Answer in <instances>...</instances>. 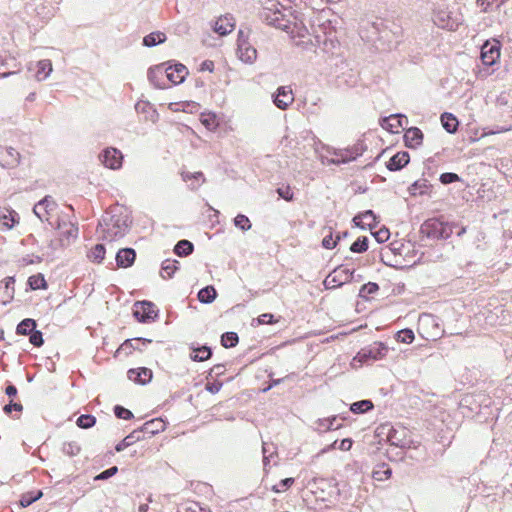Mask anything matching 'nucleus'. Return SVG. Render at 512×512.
I'll return each mask as SVG.
<instances>
[{
  "label": "nucleus",
  "mask_w": 512,
  "mask_h": 512,
  "mask_svg": "<svg viewBox=\"0 0 512 512\" xmlns=\"http://www.w3.org/2000/svg\"><path fill=\"white\" fill-rule=\"evenodd\" d=\"M62 451L65 455L75 456L80 452V446L76 442L64 443Z\"/></svg>",
  "instance_id": "54"
},
{
  "label": "nucleus",
  "mask_w": 512,
  "mask_h": 512,
  "mask_svg": "<svg viewBox=\"0 0 512 512\" xmlns=\"http://www.w3.org/2000/svg\"><path fill=\"white\" fill-rule=\"evenodd\" d=\"M128 378L139 384H146L152 379V371L148 368H133L127 372Z\"/></svg>",
  "instance_id": "23"
},
{
  "label": "nucleus",
  "mask_w": 512,
  "mask_h": 512,
  "mask_svg": "<svg viewBox=\"0 0 512 512\" xmlns=\"http://www.w3.org/2000/svg\"><path fill=\"white\" fill-rule=\"evenodd\" d=\"M194 250L193 244L189 240H180L174 247V252L178 256H188Z\"/></svg>",
  "instance_id": "37"
},
{
  "label": "nucleus",
  "mask_w": 512,
  "mask_h": 512,
  "mask_svg": "<svg viewBox=\"0 0 512 512\" xmlns=\"http://www.w3.org/2000/svg\"><path fill=\"white\" fill-rule=\"evenodd\" d=\"M441 122H442L443 128L448 133L456 132V130L458 128V124H459L457 118L453 114L447 113V112H445L441 115Z\"/></svg>",
  "instance_id": "32"
},
{
  "label": "nucleus",
  "mask_w": 512,
  "mask_h": 512,
  "mask_svg": "<svg viewBox=\"0 0 512 512\" xmlns=\"http://www.w3.org/2000/svg\"><path fill=\"white\" fill-rule=\"evenodd\" d=\"M190 349L192 350V353L190 354V359L195 362H202L208 360L212 356L211 348L206 345L196 347L194 343H192L190 345Z\"/></svg>",
  "instance_id": "27"
},
{
  "label": "nucleus",
  "mask_w": 512,
  "mask_h": 512,
  "mask_svg": "<svg viewBox=\"0 0 512 512\" xmlns=\"http://www.w3.org/2000/svg\"><path fill=\"white\" fill-rule=\"evenodd\" d=\"M106 249L103 244H96L88 253V258L96 263H101L105 258Z\"/></svg>",
  "instance_id": "39"
},
{
  "label": "nucleus",
  "mask_w": 512,
  "mask_h": 512,
  "mask_svg": "<svg viewBox=\"0 0 512 512\" xmlns=\"http://www.w3.org/2000/svg\"><path fill=\"white\" fill-rule=\"evenodd\" d=\"M404 141L408 148L416 149L422 144L423 133L419 128L411 127L406 130L404 134Z\"/></svg>",
  "instance_id": "21"
},
{
  "label": "nucleus",
  "mask_w": 512,
  "mask_h": 512,
  "mask_svg": "<svg viewBox=\"0 0 512 512\" xmlns=\"http://www.w3.org/2000/svg\"><path fill=\"white\" fill-rule=\"evenodd\" d=\"M373 408V403L370 400H361L351 404L350 410L355 414L365 413Z\"/></svg>",
  "instance_id": "41"
},
{
  "label": "nucleus",
  "mask_w": 512,
  "mask_h": 512,
  "mask_svg": "<svg viewBox=\"0 0 512 512\" xmlns=\"http://www.w3.org/2000/svg\"><path fill=\"white\" fill-rule=\"evenodd\" d=\"M164 422L161 419H154L151 421H148L143 424V426L139 429L141 431V434H149L154 435L155 433H158L159 431L164 430Z\"/></svg>",
  "instance_id": "31"
},
{
  "label": "nucleus",
  "mask_w": 512,
  "mask_h": 512,
  "mask_svg": "<svg viewBox=\"0 0 512 512\" xmlns=\"http://www.w3.org/2000/svg\"><path fill=\"white\" fill-rule=\"evenodd\" d=\"M118 472V468L116 466L110 467L104 471H102L100 474L95 476V480H106L110 477L114 476Z\"/></svg>",
  "instance_id": "61"
},
{
  "label": "nucleus",
  "mask_w": 512,
  "mask_h": 512,
  "mask_svg": "<svg viewBox=\"0 0 512 512\" xmlns=\"http://www.w3.org/2000/svg\"><path fill=\"white\" fill-rule=\"evenodd\" d=\"M353 222L356 226H360L362 228H364V226H368L372 229L377 224V218L372 210H366L365 212L355 216L353 218Z\"/></svg>",
  "instance_id": "26"
},
{
  "label": "nucleus",
  "mask_w": 512,
  "mask_h": 512,
  "mask_svg": "<svg viewBox=\"0 0 512 512\" xmlns=\"http://www.w3.org/2000/svg\"><path fill=\"white\" fill-rule=\"evenodd\" d=\"M410 161L408 152L401 151L392 156L386 164L390 171H398L405 167Z\"/></svg>",
  "instance_id": "22"
},
{
  "label": "nucleus",
  "mask_w": 512,
  "mask_h": 512,
  "mask_svg": "<svg viewBox=\"0 0 512 512\" xmlns=\"http://www.w3.org/2000/svg\"><path fill=\"white\" fill-rule=\"evenodd\" d=\"M151 339L147 338H132L125 340L121 346L117 350V354L124 353L125 355H129L133 350L143 351V348L151 343Z\"/></svg>",
  "instance_id": "17"
},
{
  "label": "nucleus",
  "mask_w": 512,
  "mask_h": 512,
  "mask_svg": "<svg viewBox=\"0 0 512 512\" xmlns=\"http://www.w3.org/2000/svg\"><path fill=\"white\" fill-rule=\"evenodd\" d=\"M460 181V177L453 172H445L440 175V182L442 184H451Z\"/></svg>",
  "instance_id": "58"
},
{
  "label": "nucleus",
  "mask_w": 512,
  "mask_h": 512,
  "mask_svg": "<svg viewBox=\"0 0 512 512\" xmlns=\"http://www.w3.org/2000/svg\"><path fill=\"white\" fill-rule=\"evenodd\" d=\"M35 77L38 81H43L50 76L53 71L52 62L49 59H43L36 63Z\"/></svg>",
  "instance_id": "28"
},
{
  "label": "nucleus",
  "mask_w": 512,
  "mask_h": 512,
  "mask_svg": "<svg viewBox=\"0 0 512 512\" xmlns=\"http://www.w3.org/2000/svg\"><path fill=\"white\" fill-rule=\"evenodd\" d=\"M102 164L112 170H117L122 167L123 155L120 150L109 147L102 151L99 155Z\"/></svg>",
  "instance_id": "12"
},
{
  "label": "nucleus",
  "mask_w": 512,
  "mask_h": 512,
  "mask_svg": "<svg viewBox=\"0 0 512 512\" xmlns=\"http://www.w3.org/2000/svg\"><path fill=\"white\" fill-rule=\"evenodd\" d=\"M353 273L354 271L347 268L338 267L325 278L323 284L326 289L341 287L352 280Z\"/></svg>",
  "instance_id": "9"
},
{
  "label": "nucleus",
  "mask_w": 512,
  "mask_h": 512,
  "mask_svg": "<svg viewBox=\"0 0 512 512\" xmlns=\"http://www.w3.org/2000/svg\"><path fill=\"white\" fill-rule=\"evenodd\" d=\"M235 27L233 18L231 16H222L217 19L214 25V31L221 36H225L233 31Z\"/></svg>",
  "instance_id": "25"
},
{
  "label": "nucleus",
  "mask_w": 512,
  "mask_h": 512,
  "mask_svg": "<svg viewBox=\"0 0 512 512\" xmlns=\"http://www.w3.org/2000/svg\"><path fill=\"white\" fill-rule=\"evenodd\" d=\"M341 239L340 235L336 236V239H333L332 234L327 235L323 238L322 245L326 249H332L336 246L337 242Z\"/></svg>",
  "instance_id": "62"
},
{
  "label": "nucleus",
  "mask_w": 512,
  "mask_h": 512,
  "mask_svg": "<svg viewBox=\"0 0 512 512\" xmlns=\"http://www.w3.org/2000/svg\"><path fill=\"white\" fill-rule=\"evenodd\" d=\"M14 284L15 279L13 277H8L5 279V286H0V302L5 304L13 298Z\"/></svg>",
  "instance_id": "30"
},
{
  "label": "nucleus",
  "mask_w": 512,
  "mask_h": 512,
  "mask_svg": "<svg viewBox=\"0 0 512 512\" xmlns=\"http://www.w3.org/2000/svg\"><path fill=\"white\" fill-rule=\"evenodd\" d=\"M366 150V146L363 142L358 141L352 146L345 149H333L331 152L334 156L342 157L345 163L356 160L359 156H361Z\"/></svg>",
  "instance_id": "13"
},
{
  "label": "nucleus",
  "mask_w": 512,
  "mask_h": 512,
  "mask_svg": "<svg viewBox=\"0 0 512 512\" xmlns=\"http://www.w3.org/2000/svg\"><path fill=\"white\" fill-rule=\"evenodd\" d=\"M238 342H239V337H238L237 333H235V332H225L221 336V344L225 348L235 347L238 344Z\"/></svg>",
  "instance_id": "44"
},
{
  "label": "nucleus",
  "mask_w": 512,
  "mask_h": 512,
  "mask_svg": "<svg viewBox=\"0 0 512 512\" xmlns=\"http://www.w3.org/2000/svg\"><path fill=\"white\" fill-rule=\"evenodd\" d=\"M114 414L117 418L125 420L131 419L133 417V413L130 410L120 405H116L114 407Z\"/></svg>",
  "instance_id": "55"
},
{
  "label": "nucleus",
  "mask_w": 512,
  "mask_h": 512,
  "mask_svg": "<svg viewBox=\"0 0 512 512\" xmlns=\"http://www.w3.org/2000/svg\"><path fill=\"white\" fill-rule=\"evenodd\" d=\"M428 187H429V185H428L427 180H425V179L417 180L409 187V192L411 195H414V196L417 194L422 195L426 192Z\"/></svg>",
  "instance_id": "46"
},
{
  "label": "nucleus",
  "mask_w": 512,
  "mask_h": 512,
  "mask_svg": "<svg viewBox=\"0 0 512 512\" xmlns=\"http://www.w3.org/2000/svg\"><path fill=\"white\" fill-rule=\"evenodd\" d=\"M260 18L266 24L274 26L278 29L286 30L288 28V21L285 20L283 13L279 10L264 8L260 12Z\"/></svg>",
  "instance_id": "11"
},
{
  "label": "nucleus",
  "mask_w": 512,
  "mask_h": 512,
  "mask_svg": "<svg viewBox=\"0 0 512 512\" xmlns=\"http://www.w3.org/2000/svg\"><path fill=\"white\" fill-rule=\"evenodd\" d=\"M165 70L166 79L174 85L184 82L189 73L187 67L181 63H175L174 65H169L167 67L165 66Z\"/></svg>",
  "instance_id": "15"
},
{
  "label": "nucleus",
  "mask_w": 512,
  "mask_h": 512,
  "mask_svg": "<svg viewBox=\"0 0 512 512\" xmlns=\"http://www.w3.org/2000/svg\"><path fill=\"white\" fill-rule=\"evenodd\" d=\"M389 347L383 342H373L372 344L362 348L354 357V361L361 364L369 361L381 360L387 356Z\"/></svg>",
  "instance_id": "6"
},
{
  "label": "nucleus",
  "mask_w": 512,
  "mask_h": 512,
  "mask_svg": "<svg viewBox=\"0 0 512 512\" xmlns=\"http://www.w3.org/2000/svg\"><path fill=\"white\" fill-rule=\"evenodd\" d=\"M131 222L127 210L121 205H114L104 212L96 232L102 240L116 241L128 233Z\"/></svg>",
  "instance_id": "1"
},
{
  "label": "nucleus",
  "mask_w": 512,
  "mask_h": 512,
  "mask_svg": "<svg viewBox=\"0 0 512 512\" xmlns=\"http://www.w3.org/2000/svg\"><path fill=\"white\" fill-rule=\"evenodd\" d=\"M96 418L90 414H83L78 417L76 424L78 427L82 429H88L95 425Z\"/></svg>",
  "instance_id": "47"
},
{
  "label": "nucleus",
  "mask_w": 512,
  "mask_h": 512,
  "mask_svg": "<svg viewBox=\"0 0 512 512\" xmlns=\"http://www.w3.org/2000/svg\"><path fill=\"white\" fill-rule=\"evenodd\" d=\"M368 249V238L366 236L359 237L350 246V250L353 253H363Z\"/></svg>",
  "instance_id": "48"
},
{
  "label": "nucleus",
  "mask_w": 512,
  "mask_h": 512,
  "mask_svg": "<svg viewBox=\"0 0 512 512\" xmlns=\"http://www.w3.org/2000/svg\"><path fill=\"white\" fill-rule=\"evenodd\" d=\"M237 54L241 61L249 64L257 58V50L248 42L247 35L243 30L238 32Z\"/></svg>",
  "instance_id": "10"
},
{
  "label": "nucleus",
  "mask_w": 512,
  "mask_h": 512,
  "mask_svg": "<svg viewBox=\"0 0 512 512\" xmlns=\"http://www.w3.org/2000/svg\"><path fill=\"white\" fill-rule=\"evenodd\" d=\"M27 282L32 290L45 289L47 286L46 280L41 273L30 276Z\"/></svg>",
  "instance_id": "40"
},
{
  "label": "nucleus",
  "mask_w": 512,
  "mask_h": 512,
  "mask_svg": "<svg viewBox=\"0 0 512 512\" xmlns=\"http://www.w3.org/2000/svg\"><path fill=\"white\" fill-rule=\"evenodd\" d=\"M395 338L398 342L410 344L414 341L415 336L411 329H403L396 333Z\"/></svg>",
  "instance_id": "49"
},
{
  "label": "nucleus",
  "mask_w": 512,
  "mask_h": 512,
  "mask_svg": "<svg viewBox=\"0 0 512 512\" xmlns=\"http://www.w3.org/2000/svg\"><path fill=\"white\" fill-rule=\"evenodd\" d=\"M278 195L286 201H292L294 193L289 185L282 186L277 189Z\"/></svg>",
  "instance_id": "59"
},
{
  "label": "nucleus",
  "mask_w": 512,
  "mask_h": 512,
  "mask_svg": "<svg viewBox=\"0 0 512 512\" xmlns=\"http://www.w3.org/2000/svg\"><path fill=\"white\" fill-rule=\"evenodd\" d=\"M200 122L209 131H215L219 126L217 117L214 113H202L200 116Z\"/></svg>",
  "instance_id": "38"
},
{
  "label": "nucleus",
  "mask_w": 512,
  "mask_h": 512,
  "mask_svg": "<svg viewBox=\"0 0 512 512\" xmlns=\"http://www.w3.org/2000/svg\"><path fill=\"white\" fill-rule=\"evenodd\" d=\"M208 510L202 508L197 502H186L178 507L177 512H207Z\"/></svg>",
  "instance_id": "50"
},
{
  "label": "nucleus",
  "mask_w": 512,
  "mask_h": 512,
  "mask_svg": "<svg viewBox=\"0 0 512 512\" xmlns=\"http://www.w3.org/2000/svg\"><path fill=\"white\" fill-rule=\"evenodd\" d=\"M392 471L390 468L379 469L373 472V479L376 481H384L390 478Z\"/></svg>",
  "instance_id": "57"
},
{
  "label": "nucleus",
  "mask_w": 512,
  "mask_h": 512,
  "mask_svg": "<svg viewBox=\"0 0 512 512\" xmlns=\"http://www.w3.org/2000/svg\"><path fill=\"white\" fill-rule=\"evenodd\" d=\"M234 225L242 231H247L251 228V222L249 218L244 214H238L234 218Z\"/></svg>",
  "instance_id": "53"
},
{
  "label": "nucleus",
  "mask_w": 512,
  "mask_h": 512,
  "mask_svg": "<svg viewBox=\"0 0 512 512\" xmlns=\"http://www.w3.org/2000/svg\"><path fill=\"white\" fill-rule=\"evenodd\" d=\"M166 41V35L163 32L157 31L146 35L143 38V45L146 47H154Z\"/></svg>",
  "instance_id": "33"
},
{
  "label": "nucleus",
  "mask_w": 512,
  "mask_h": 512,
  "mask_svg": "<svg viewBox=\"0 0 512 512\" xmlns=\"http://www.w3.org/2000/svg\"><path fill=\"white\" fill-rule=\"evenodd\" d=\"M158 309L150 301H138L134 304L133 315L142 323L153 322L158 318Z\"/></svg>",
  "instance_id": "7"
},
{
  "label": "nucleus",
  "mask_w": 512,
  "mask_h": 512,
  "mask_svg": "<svg viewBox=\"0 0 512 512\" xmlns=\"http://www.w3.org/2000/svg\"><path fill=\"white\" fill-rule=\"evenodd\" d=\"M141 439H142L141 431L139 429H136V430L132 431L129 435H127L122 441H120L115 446V450L117 452H121V451L125 450L127 447L140 441Z\"/></svg>",
  "instance_id": "29"
},
{
  "label": "nucleus",
  "mask_w": 512,
  "mask_h": 512,
  "mask_svg": "<svg viewBox=\"0 0 512 512\" xmlns=\"http://www.w3.org/2000/svg\"><path fill=\"white\" fill-rule=\"evenodd\" d=\"M217 296L216 289L213 286H206L198 292V300L201 303L209 304L212 303Z\"/></svg>",
  "instance_id": "35"
},
{
  "label": "nucleus",
  "mask_w": 512,
  "mask_h": 512,
  "mask_svg": "<svg viewBox=\"0 0 512 512\" xmlns=\"http://www.w3.org/2000/svg\"><path fill=\"white\" fill-rule=\"evenodd\" d=\"M406 125H408V118L402 114H394L385 117L381 123L384 129L392 133H397L399 128H404Z\"/></svg>",
  "instance_id": "18"
},
{
  "label": "nucleus",
  "mask_w": 512,
  "mask_h": 512,
  "mask_svg": "<svg viewBox=\"0 0 512 512\" xmlns=\"http://www.w3.org/2000/svg\"><path fill=\"white\" fill-rule=\"evenodd\" d=\"M29 341L31 344H33L35 347H40L43 345V335H42V332L41 331H38V330H34L31 334H30V338H29Z\"/></svg>",
  "instance_id": "60"
},
{
  "label": "nucleus",
  "mask_w": 512,
  "mask_h": 512,
  "mask_svg": "<svg viewBox=\"0 0 512 512\" xmlns=\"http://www.w3.org/2000/svg\"><path fill=\"white\" fill-rule=\"evenodd\" d=\"M7 159L5 160V165L8 167H15L20 163V153L15 150L13 147L5 148Z\"/></svg>",
  "instance_id": "42"
},
{
  "label": "nucleus",
  "mask_w": 512,
  "mask_h": 512,
  "mask_svg": "<svg viewBox=\"0 0 512 512\" xmlns=\"http://www.w3.org/2000/svg\"><path fill=\"white\" fill-rule=\"evenodd\" d=\"M337 419L336 416L318 419L315 422V429L319 432H326L332 430V422H335Z\"/></svg>",
  "instance_id": "45"
},
{
  "label": "nucleus",
  "mask_w": 512,
  "mask_h": 512,
  "mask_svg": "<svg viewBox=\"0 0 512 512\" xmlns=\"http://www.w3.org/2000/svg\"><path fill=\"white\" fill-rule=\"evenodd\" d=\"M35 328V320L31 318H26L17 325L16 333L18 335H30L35 330Z\"/></svg>",
  "instance_id": "36"
},
{
  "label": "nucleus",
  "mask_w": 512,
  "mask_h": 512,
  "mask_svg": "<svg viewBox=\"0 0 512 512\" xmlns=\"http://www.w3.org/2000/svg\"><path fill=\"white\" fill-rule=\"evenodd\" d=\"M374 237L379 243L386 242L390 237V232L387 228H381L374 233Z\"/></svg>",
  "instance_id": "63"
},
{
  "label": "nucleus",
  "mask_w": 512,
  "mask_h": 512,
  "mask_svg": "<svg viewBox=\"0 0 512 512\" xmlns=\"http://www.w3.org/2000/svg\"><path fill=\"white\" fill-rule=\"evenodd\" d=\"M293 101L294 95L289 86L278 87L276 93L273 95L274 105L281 110H286Z\"/></svg>",
  "instance_id": "14"
},
{
  "label": "nucleus",
  "mask_w": 512,
  "mask_h": 512,
  "mask_svg": "<svg viewBox=\"0 0 512 512\" xmlns=\"http://www.w3.org/2000/svg\"><path fill=\"white\" fill-rule=\"evenodd\" d=\"M135 110L137 113L144 115L145 121L157 122L159 114L154 106L145 100H140L135 104Z\"/></svg>",
  "instance_id": "19"
},
{
  "label": "nucleus",
  "mask_w": 512,
  "mask_h": 512,
  "mask_svg": "<svg viewBox=\"0 0 512 512\" xmlns=\"http://www.w3.org/2000/svg\"><path fill=\"white\" fill-rule=\"evenodd\" d=\"M165 65L166 63H162L159 65H156L154 67L149 68L147 77L149 82L158 89H165L167 88L165 83Z\"/></svg>",
  "instance_id": "16"
},
{
  "label": "nucleus",
  "mask_w": 512,
  "mask_h": 512,
  "mask_svg": "<svg viewBox=\"0 0 512 512\" xmlns=\"http://www.w3.org/2000/svg\"><path fill=\"white\" fill-rule=\"evenodd\" d=\"M54 227L59 231V239L51 241L50 246L53 248H56L58 245L61 247L68 246L78 237V226L71 221L58 219Z\"/></svg>",
  "instance_id": "5"
},
{
  "label": "nucleus",
  "mask_w": 512,
  "mask_h": 512,
  "mask_svg": "<svg viewBox=\"0 0 512 512\" xmlns=\"http://www.w3.org/2000/svg\"><path fill=\"white\" fill-rule=\"evenodd\" d=\"M42 491L27 492L21 496L20 504L22 507H28L42 497Z\"/></svg>",
  "instance_id": "43"
},
{
  "label": "nucleus",
  "mask_w": 512,
  "mask_h": 512,
  "mask_svg": "<svg viewBox=\"0 0 512 512\" xmlns=\"http://www.w3.org/2000/svg\"><path fill=\"white\" fill-rule=\"evenodd\" d=\"M500 58V44L499 42H485L481 47V61L485 66L483 69H479L478 76L485 78L491 74L489 67L493 66Z\"/></svg>",
  "instance_id": "4"
},
{
  "label": "nucleus",
  "mask_w": 512,
  "mask_h": 512,
  "mask_svg": "<svg viewBox=\"0 0 512 512\" xmlns=\"http://www.w3.org/2000/svg\"><path fill=\"white\" fill-rule=\"evenodd\" d=\"M420 233L432 240L447 239L453 233V227L438 218H430L422 223Z\"/></svg>",
  "instance_id": "3"
},
{
  "label": "nucleus",
  "mask_w": 512,
  "mask_h": 512,
  "mask_svg": "<svg viewBox=\"0 0 512 512\" xmlns=\"http://www.w3.org/2000/svg\"><path fill=\"white\" fill-rule=\"evenodd\" d=\"M56 208V201L52 196L47 195L34 205L33 212L42 222L47 221L51 227H54L55 223L51 221V216Z\"/></svg>",
  "instance_id": "8"
},
{
  "label": "nucleus",
  "mask_w": 512,
  "mask_h": 512,
  "mask_svg": "<svg viewBox=\"0 0 512 512\" xmlns=\"http://www.w3.org/2000/svg\"><path fill=\"white\" fill-rule=\"evenodd\" d=\"M353 441L350 438H345L341 440L339 443L338 441H334L328 449H324L323 452L328 451L329 449H339L341 451H349L352 447Z\"/></svg>",
  "instance_id": "51"
},
{
  "label": "nucleus",
  "mask_w": 512,
  "mask_h": 512,
  "mask_svg": "<svg viewBox=\"0 0 512 512\" xmlns=\"http://www.w3.org/2000/svg\"><path fill=\"white\" fill-rule=\"evenodd\" d=\"M136 259V252L132 248L120 249L115 257L116 264L120 268H128L132 266Z\"/></svg>",
  "instance_id": "20"
},
{
  "label": "nucleus",
  "mask_w": 512,
  "mask_h": 512,
  "mask_svg": "<svg viewBox=\"0 0 512 512\" xmlns=\"http://www.w3.org/2000/svg\"><path fill=\"white\" fill-rule=\"evenodd\" d=\"M432 20L439 28L453 31L458 28L463 19L457 10H452L447 3L441 2L434 9Z\"/></svg>",
  "instance_id": "2"
},
{
  "label": "nucleus",
  "mask_w": 512,
  "mask_h": 512,
  "mask_svg": "<svg viewBox=\"0 0 512 512\" xmlns=\"http://www.w3.org/2000/svg\"><path fill=\"white\" fill-rule=\"evenodd\" d=\"M179 262L177 260H165L162 263L160 275L163 279H168L173 276V274L178 270Z\"/></svg>",
  "instance_id": "34"
},
{
  "label": "nucleus",
  "mask_w": 512,
  "mask_h": 512,
  "mask_svg": "<svg viewBox=\"0 0 512 512\" xmlns=\"http://www.w3.org/2000/svg\"><path fill=\"white\" fill-rule=\"evenodd\" d=\"M294 481H295L294 478H291V477L285 478V479L281 480L279 484L274 485L272 487V490L276 493L284 492L294 483Z\"/></svg>",
  "instance_id": "56"
},
{
  "label": "nucleus",
  "mask_w": 512,
  "mask_h": 512,
  "mask_svg": "<svg viewBox=\"0 0 512 512\" xmlns=\"http://www.w3.org/2000/svg\"><path fill=\"white\" fill-rule=\"evenodd\" d=\"M18 214L9 208L0 207V225L2 229L8 230L17 223Z\"/></svg>",
  "instance_id": "24"
},
{
  "label": "nucleus",
  "mask_w": 512,
  "mask_h": 512,
  "mask_svg": "<svg viewBox=\"0 0 512 512\" xmlns=\"http://www.w3.org/2000/svg\"><path fill=\"white\" fill-rule=\"evenodd\" d=\"M181 175H182V179H183V181H185V182H187V181H189V180H192V179H194V180H199V179H201V180H202V182H204V181H205V179H204V175H203V173H202V172H194V173H190V172H183Z\"/></svg>",
  "instance_id": "64"
},
{
  "label": "nucleus",
  "mask_w": 512,
  "mask_h": 512,
  "mask_svg": "<svg viewBox=\"0 0 512 512\" xmlns=\"http://www.w3.org/2000/svg\"><path fill=\"white\" fill-rule=\"evenodd\" d=\"M379 290L378 284L374 282H368L360 288L359 296L362 298H367L369 295L376 293Z\"/></svg>",
  "instance_id": "52"
}]
</instances>
